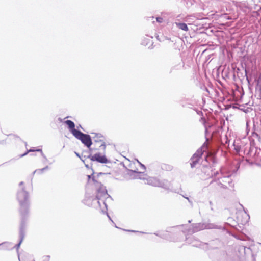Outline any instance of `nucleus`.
<instances>
[{"mask_svg":"<svg viewBox=\"0 0 261 261\" xmlns=\"http://www.w3.org/2000/svg\"><path fill=\"white\" fill-rule=\"evenodd\" d=\"M92 177L93 181L95 182V186L97 188V194L95 198L91 197L87 193L86 194L85 199H84V203L89 206L92 205L93 202L97 203L99 206L101 207V203L104 205L106 210H107V206L106 204V199L110 197V196L107 193L106 187H104L101 183L97 182L93 175H88V178L89 179Z\"/></svg>","mask_w":261,"mask_h":261,"instance_id":"nucleus-1","label":"nucleus"},{"mask_svg":"<svg viewBox=\"0 0 261 261\" xmlns=\"http://www.w3.org/2000/svg\"><path fill=\"white\" fill-rule=\"evenodd\" d=\"M23 184V182L21 181L19 184L17 199L20 205L21 220L23 219V221L26 222V218L29 213V196L28 193L25 190Z\"/></svg>","mask_w":261,"mask_h":261,"instance_id":"nucleus-2","label":"nucleus"},{"mask_svg":"<svg viewBox=\"0 0 261 261\" xmlns=\"http://www.w3.org/2000/svg\"><path fill=\"white\" fill-rule=\"evenodd\" d=\"M65 124L68 125V129L72 134L78 140H80L83 144L88 148L92 144V142L90 135L83 133L79 130L75 128L74 123L71 120H66Z\"/></svg>","mask_w":261,"mask_h":261,"instance_id":"nucleus-3","label":"nucleus"},{"mask_svg":"<svg viewBox=\"0 0 261 261\" xmlns=\"http://www.w3.org/2000/svg\"><path fill=\"white\" fill-rule=\"evenodd\" d=\"M147 184L154 187H161L165 189H169L170 183L165 179L160 180L156 177H149L146 179Z\"/></svg>","mask_w":261,"mask_h":261,"instance_id":"nucleus-4","label":"nucleus"},{"mask_svg":"<svg viewBox=\"0 0 261 261\" xmlns=\"http://www.w3.org/2000/svg\"><path fill=\"white\" fill-rule=\"evenodd\" d=\"M207 148V145L206 142H205L201 148L198 149L196 152L193 154V155L191 158V166L192 168L195 167L196 165L198 162L200 156L203 154V152L205 151Z\"/></svg>","mask_w":261,"mask_h":261,"instance_id":"nucleus-5","label":"nucleus"},{"mask_svg":"<svg viewBox=\"0 0 261 261\" xmlns=\"http://www.w3.org/2000/svg\"><path fill=\"white\" fill-rule=\"evenodd\" d=\"M92 134L94 135L93 139L94 143L96 146H98L97 144L100 143V145L98 146L99 148L98 149H101L103 151L106 150V143H105V137L100 133H92Z\"/></svg>","mask_w":261,"mask_h":261,"instance_id":"nucleus-6","label":"nucleus"},{"mask_svg":"<svg viewBox=\"0 0 261 261\" xmlns=\"http://www.w3.org/2000/svg\"><path fill=\"white\" fill-rule=\"evenodd\" d=\"M217 228V226L213 224H204L201 223H198L195 224V226L193 227L192 230H189V232L190 233H193L204 229H214Z\"/></svg>","mask_w":261,"mask_h":261,"instance_id":"nucleus-7","label":"nucleus"},{"mask_svg":"<svg viewBox=\"0 0 261 261\" xmlns=\"http://www.w3.org/2000/svg\"><path fill=\"white\" fill-rule=\"evenodd\" d=\"M221 174L222 176L221 177H218V179L221 178V181L225 184H230L232 181L231 179V175L230 174H225L224 169H221L220 172H214L212 175L216 177L217 175Z\"/></svg>","mask_w":261,"mask_h":261,"instance_id":"nucleus-8","label":"nucleus"},{"mask_svg":"<svg viewBox=\"0 0 261 261\" xmlns=\"http://www.w3.org/2000/svg\"><path fill=\"white\" fill-rule=\"evenodd\" d=\"M25 223L26 222L23 221V219L21 220L20 226L19 228V242L15 246H13L14 248L15 247L17 250H18L25 237Z\"/></svg>","mask_w":261,"mask_h":261,"instance_id":"nucleus-9","label":"nucleus"},{"mask_svg":"<svg viewBox=\"0 0 261 261\" xmlns=\"http://www.w3.org/2000/svg\"><path fill=\"white\" fill-rule=\"evenodd\" d=\"M89 158L92 161H97L100 163H108L109 162L106 155L100 153H96L93 155H90Z\"/></svg>","mask_w":261,"mask_h":261,"instance_id":"nucleus-10","label":"nucleus"},{"mask_svg":"<svg viewBox=\"0 0 261 261\" xmlns=\"http://www.w3.org/2000/svg\"><path fill=\"white\" fill-rule=\"evenodd\" d=\"M14 248L11 242H5L0 244V249L4 250H10Z\"/></svg>","mask_w":261,"mask_h":261,"instance_id":"nucleus-11","label":"nucleus"},{"mask_svg":"<svg viewBox=\"0 0 261 261\" xmlns=\"http://www.w3.org/2000/svg\"><path fill=\"white\" fill-rule=\"evenodd\" d=\"M176 27L180 30L184 31H188L189 30L187 25L185 23L176 22Z\"/></svg>","mask_w":261,"mask_h":261,"instance_id":"nucleus-12","label":"nucleus"},{"mask_svg":"<svg viewBox=\"0 0 261 261\" xmlns=\"http://www.w3.org/2000/svg\"><path fill=\"white\" fill-rule=\"evenodd\" d=\"M33 151H38V152H41V155L46 160H47V158L45 156V155L44 154V153H43L42 152V149H36V150H34V149H30L29 150H28L27 152H25V153L23 154H21L20 155L21 157H23L25 155H26L28 152H33Z\"/></svg>","mask_w":261,"mask_h":261,"instance_id":"nucleus-13","label":"nucleus"},{"mask_svg":"<svg viewBox=\"0 0 261 261\" xmlns=\"http://www.w3.org/2000/svg\"><path fill=\"white\" fill-rule=\"evenodd\" d=\"M153 37L152 36L149 37L147 36V38H144V39L142 41V44L143 45L147 46L150 43H152L151 39Z\"/></svg>","mask_w":261,"mask_h":261,"instance_id":"nucleus-14","label":"nucleus"},{"mask_svg":"<svg viewBox=\"0 0 261 261\" xmlns=\"http://www.w3.org/2000/svg\"><path fill=\"white\" fill-rule=\"evenodd\" d=\"M257 87L259 89L260 95H261V76H260L257 80Z\"/></svg>","mask_w":261,"mask_h":261,"instance_id":"nucleus-15","label":"nucleus"},{"mask_svg":"<svg viewBox=\"0 0 261 261\" xmlns=\"http://www.w3.org/2000/svg\"><path fill=\"white\" fill-rule=\"evenodd\" d=\"M48 167L47 166L45 167L44 168H43L41 169L36 170L34 173L36 172L42 173L44 170L48 169Z\"/></svg>","mask_w":261,"mask_h":261,"instance_id":"nucleus-16","label":"nucleus"},{"mask_svg":"<svg viewBox=\"0 0 261 261\" xmlns=\"http://www.w3.org/2000/svg\"><path fill=\"white\" fill-rule=\"evenodd\" d=\"M245 216L246 217V219L244 221H242V223H246L248 221V219H249V216L248 214H247L246 212H245L244 213Z\"/></svg>","mask_w":261,"mask_h":261,"instance_id":"nucleus-17","label":"nucleus"},{"mask_svg":"<svg viewBox=\"0 0 261 261\" xmlns=\"http://www.w3.org/2000/svg\"><path fill=\"white\" fill-rule=\"evenodd\" d=\"M156 21L159 23H161L163 22V18L161 17H156Z\"/></svg>","mask_w":261,"mask_h":261,"instance_id":"nucleus-18","label":"nucleus"},{"mask_svg":"<svg viewBox=\"0 0 261 261\" xmlns=\"http://www.w3.org/2000/svg\"><path fill=\"white\" fill-rule=\"evenodd\" d=\"M184 197L188 200L189 202L191 204V205H192V204H193L192 201H191L189 199V198L188 197Z\"/></svg>","mask_w":261,"mask_h":261,"instance_id":"nucleus-19","label":"nucleus"},{"mask_svg":"<svg viewBox=\"0 0 261 261\" xmlns=\"http://www.w3.org/2000/svg\"><path fill=\"white\" fill-rule=\"evenodd\" d=\"M258 12L259 14H261V6L260 7L259 9L258 10Z\"/></svg>","mask_w":261,"mask_h":261,"instance_id":"nucleus-20","label":"nucleus"},{"mask_svg":"<svg viewBox=\"0 0 261 261\" xmlns=\"http://www.w3.org/2000/svg\"><path fill=\"white\" fill-rule=\"evenodd\" d=\"M75 154H76V155L77 156H79V157H80V155H79V153H77L75 152Z\"/></svg>","mask_w":261,"mask_h":261,"instance_id":"nucleus-21","label":"nucleus"},{"mask_svg":"<svg viewBox=\"0 0 261 261\" xmlns=\"http://www.w3.org/2000/svg\"><path fill=\"white\" fill-rule=\"evenodd\" d=\"M108 216L109 218L110 219H111L109 215H108Z\"/></svg>","mask_w":261,"mask_h":261,"instance_id":"nucleus-22","label":"nucleus"}]
</instances>
